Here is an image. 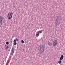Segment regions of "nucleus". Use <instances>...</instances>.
<instances>
[{"label": "nucleus", "instance_id": "f257e3e1", "mask_svg": "<svg viewBox=\"0 0 65 65\" xmlns=\"http://www.w3.org/2000/svg\"><path fill=\"white\" fill-rule=\"evenodd\" d=\"M40 51L39 54L40 55H41L42 53H43L44 51V46L43 45H41L40 47Z\"/></svg>", "mask_w": 65, "mask_h": 65}, {"label": "nucleus", "instance_id": "f03ea898", "mask_svg": "<svg viewBox=\"0 0 65 65\" xmlns=\"http://www.w3.org/2000/svg\"><path fill=\"white\" fill-rule=\"evenodd\" d=\"M56 24L57 25H59L60 23V19L59 16H57L56 18Z\"/></svg>", "mask_w": 65, "mask_h": 65}, {"label": "nucleus", "instance_id": "7ed1b4c3", "mask_svg": "<svg viewBox=\"0 0 65 65\" xmlns=\"http://www.w3.org/2000/svg\"><path fill=\"white\" fill-rule=\"evenodd\" d=\"M13 14V13L12 12L9 13L7 15L8 19L9 20H11V18H12V16Z\"/></svg>", "mask_w": 65, "mask_h": 65}, {"label": "nucleus", "instance_id": "20e7f679", "mask_svg": "<svg viewBox=\"0 0 65 65\" xmlns=\"http://www.w3.org/2000/svg\"><path fill=\"white\" fill-rule=\"evenodd\" d=\"M5 22L4 20V18L2 16H0V24H3Z\"/></svg>", "mask_w": 65, "mask_h": 65}, {"label": "nucleus", "instance_id": "39448f33", "mask_svg": "<svg viewBox=\"0 0 65 65\" xmlns=\"http://www.w3.org/2000/svg\"><path fill=\"white\" fill-rule=\"evenodd\" d=\"M58 43V41L57 40H54L53 42V46H56Z\"/></svg>", "mask_w": 65, "mask_h": 65}, {"label": "nucleus", "instance_id": "423d86ee", "mask_svg": "<svg viewBox=\"0 0 65 65\" xmlns=\"http://www.w3.org/2000/svg\"><path fill=\"white\" fill-rule=\"evenodd\" d=\"M14 48L13 47L12 48L11 53V55H13V54L14 53Z\"/></svg>", "mask_w": 65, "mask_h": 65}, {"label": "nucleus", "instance_id": "0eeeda50", "mask_svg": "<svg viewBox=\"0 0 65 65\" xmlns=\"http://www.w3.org/2000/svg\"><path fill=\"white\" fill-rule=\"evenodd\" d=\"M63 58H64V56H63V55H61V56L60 59V60H63Z\"/></svg>", "mask_w": 65, "mask_h": 65}, {"label": "nucleus", "instance_id": "6e6552de", "mask_svg": "<svg viewBox=\"0 0 65 65\" xmlns=\"http://www.w3.org/2000/svg\"><path fill=\"white\" fill-rule=\"evenodd\" d=\"M5 49H7V50L8 48H9V47L6 44H5Z\"/></svg>", "mask_w": 65, "mask_h": 65}, {"label": "nucleus", "instance_id": "1a4fd4ad", "mask_svg": "<svg viewBox=\"0 0 65 65\" xmlns=\"http://www.w3.org/2000/svg\"><path fill=\"white\" fill-rule=\"evenodd\" d=\"M51 42H49L48 43V45L49 46H51Z\"/></svg>", "mask_w": 65, "mask_h": 65}, {"label": "nucleus", "instance_id": "9d476101", "mask_svg": "<svg viewBox=\"0 0 65 65\" xmlns=\"http://www.w3.org/2000/svg\"><path fill=\"white\" fill-rule=\"evenodd\" d=\"M38 34H39L40 33H42V32L41 31H38Z\"/></svg>", "mask_w": 65, "mask_h": 65}, {"label": "nucleus", "instance_id": "9b49d317", "mask_svg": "<svg viewBox=\"0 0 65 65\" xmlns=\"http://www.w3.org/2000/svg\"><path fill=\"white\" fill-rule=\"evenodd\" d=\"M36 37H38L39 36V34H37L36 35Z\"/></svg>", "mask_w": 65, "mask_h": 65}, {"label": "nucleus", "instance_id": "f8f14e48", "mask_svg": "<svg viewBox=\"0 0 65 65\" xmlns=\"http://www.w3.org/2000/svg\"><path fill=\"white\" fill-rule=\"evenodd\" d=\"M21 42L22 43H25V42L23 40H21Z\"/></svg>", "mask_w": 65, "mask_h": 65}, {"label": "nucleus", "instance_id": "ddd939ff", "mask_svg": "<svg viewBox=\"0 0 65 65\" xmlns=\"http://www.w3.org/2000/svg\"><path fill=\"white\" fill-rule=\"evenodd\" d=\"M17 42H14V45H17Z\"/></svg>", "mask_w": 65, "mask_h": 65}, {"label": "nucleus", "instance_id": "4468645a", "mask_svg": "<svg viewBox=\"0 0 65 65\" xmlns=\"http://www.w3.org/2000/svg\"><path fill=\"white\" fill-rule=\"evenodd\" d=\"M6 44H9V42H6Z\"/></svg>", "mask_w": 65, "mask_h": 65}, {"label": "nucleus", "instance_id": "2eb2a0df", "mask_svg": "<svg viewBox=\"0 0 65 65\" xmlns=\"http://www.w3.org/2000/svg\"><path fill=\"white\" fill-rule=\"evenodd\" d=\"M61 63V61H58V63L59 64H60Z\"/></svg>", "mask_w": 65, "mask_h": 65}, {"label": "nucleus", "instance_id": "dca6fc26", "mask_svg": "<svg viewBox=\"0 0 65 65\" xmlns=\"http://www.w3.org/2000/svg\"><path fill=\"white\" fill-rule=\"evenodd\" d=\"M13 42H16V40L15 39L14 40Z\"/></svg>", "mask_w": 65, "mask_h": 65}, {"label": "nucleus", "instance_id": "f3484780", "mask_svg": "<svg viewBox=\"0 0 65 65\" xmlns=\"http://www.w3.org/2000/svg\"><path fill=\"white\" fill-rule=\"evenodd\" d=\"M16 41H18V39H17V38H16Z\"/></svg>", "mask_w": 65, "mask_h": 65}, {"label": "nucleus", "instance_id": "a211bd4d", "mask_svg": "<svg viewBox=\"0 0 65 65\" xmlns=\"http://www.w3.org/2000/svg\"><path fill=\"white\" fill-rule=\"evenodd\" d=\"M12 55H10V58H11V57H12Z\"/></svg>", "mask_w": 65, "mask_h": 65}]
</instances>
